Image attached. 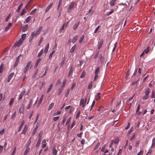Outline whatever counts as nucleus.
I'll use <instances>...</instances> for the list:
<instances>
[{"instance_id":"f257e3e1","label":"nucleus","mask_w":155,"mask_h":155,"mask_svg":"<svg viewBox=\"0 0 155 155\" xmlns=\"http://www.w3.org/2000/svg\"><path fill=\"white\" fill-rule=\"evenodd\" d=\"M42 26H41L39 27L37 31H35L31 33V40L34 37H36L40 33L42 30Z\"/></svg>"},{"instance_id":"f03ea898","label":"nucleus","mask_w":155,"mask_h":155,"mask_svg":"<svg viewBox=\"0 0 155 155\" xmlns=\"http://www.w3.org/2000/svg\"><path fill=\"white\" fill-rule=\"evenodd\" d=\"M100 68L98 67L96 68L95 72V76L94 77V81H96L98 78V74L100 71Z\"/></svg>"},{"instance_id":"7ed1b4c3","label":"nucleus","mask_w":155,"mask_h":155,"mask_svg":"<svg viewBox=\"0 0 155 155\" xmlns=\"http://www.w3.org/2000/svg\"><path fill=\"white\" fill-rule=\"evenodd\" d=\"M23 41L22 39H20L18 42L15 43L14 46L15 47H19L21 45Z\"/></svg>"},{"instance_id":"20e7f679","label":"nucleus","mask_w":155,"mask_h":155,"mask_svg":"<svg viewBox=\"0 0 155 155\" xmlns=\"http://www.w3.org/2000/svg\"><path fill=\"white\" fill-rule=\"evenodd\" d=\"M31 64V61H28L27 64L25 67L24 68V73H26L30 65V64Z\"/></svg>"},{"instance_id":"39448f33","label":"nucleus","mask_w":155,"mask_h":155,"mask_svg":"<svg viewBox=\"0 0 155 155\" xmlns=\"http://www.w3.org/2000/svg\"><path fill=\"white\" fill-rule=\"evenodd\" d=\"M39 138L37 142L36 145V147H38L40 146L41 141L42 140V137L41 136H40V133L39 134Z\"/></svg>"},{"instance_id":"423d86ee","label":"nucleus","mask_w":155,"mask_h":155,"mask_svg":"<svg viewBox=\"0 0 155 155\" xmlns=\"http://www.w3.org/2000/svg\"><path fill=\"white\" fill-rule=\"evenodd\" d=\"M74 8V5L71 4L69 6L67 9V12H71Z\"/></svg>"},{"instance_id":"0eeeda50","label":"nucleus","mask_w":155,"mask_h":155,"mask_svg":"<svg viewBox=\"0 0 155 155\" xmlns=\"http://www.w3.org/2000/svg\"><path fill=\"white\" fill-rule=\"evenodd\" d=\"M86 101H84V99L82 98L80 101V105L82 106L83 107H84L86 104Z\"/></svg>"},{"instance_id":"6e6552de","label":"nucleus","mask_w":155,"mask_h":155,"mask_svg":"<svg viewBox=\"0 0 155 155\" xmlns=\"http://www.w3.org/2000/svg\"><path fill=\"white\" fill-rule=\"evenodd\" d=\"M74 68L73 65H71L70 67V70L69 71V72L68 74V77H69L71 76V74H72V73L73 72Z\"/></svg>"},{"instance_id":"1a4fd4ad","label":"nucleus","mask_w":155,"mask_h":155,"mask_svg":"<svg viewBox=\"0 0 155 155\" xmlns=\"http://www.w3.org/2000/svg\"><path fill=\"white\" fill-rule=\"evenodd\" d=\"M25 91H23L22 92H21V93L19 95L18 97V100H20L22 98V97L23 96V95H24V94H25Z\"/></svg>"},{"instance_id":"9d476101","label":"nucleus","mask_w":155,"mask_h":155,"mask_svg":"<svg viewBox=\"0 0 155 155\" xmlns=\"http://www.w3.org/2000/svg\"><path fill=\"white\" fill-rule=\"evenodd\" d=\"M14 73H11L8 76V80L7 82H9L11 80L12 78V77L14 76Z\"/></svg>"},{"instance_id":"9b49d317","label":"nucleus","mask_w":155,"mask_h":155,"mask_svg":"<svg viewBox=\"0 0 155 155\" xmlns=\"http://www.w3.org/2000/svg\"><path fill=\"white\" fill-rule=\"evenodd\" d=\"M103 43V40L101 39L98 44V49H100Z\"/></svg>"},{"instance_id":"f8f14e48","label":"nucleus","mask_w":155,"mask_h":155,"mask_svg":"<svg viewBox=\"0 0 155 155\" xmlns=\"http://www.w3.org/2000/svg\"><path fill=\"white\" fill-rule=\"evenodd\" d=\"M32 102L33 100L31 99H30L29 101V103L26 107V108L27 109H30L32 105Z\"/></svg>"},{"instance_id":"ddd939ff","label":"nucleus","mask_w":155,"mask_h":155,"mask_svg":"<svg viewBox=\"0 0 155 155\" xmlns=\"http://www.w3.org/2000/svg\"><path fill=\"white\" fill-rule=\"evenodd\" d=\"M80 21H78L77 23H75L73 26V29L74 30H75L76 29V28L78 27V26L79 24H80Z\"/></svg>"},{"instance_id":"4468645a","label":"nucleus","mask_w":155,"mask_h":155,"mask_svg":"<svg viewBox=\"0 0 155 155\" xmlns=\"http://www.w3.org/2000/svg\"><path fill=\"white\" fill-rule=\"evenodd\" d=\"M49 43H47L46 46L45 47V50H44V52L45 54H46L47 53V52L48 51L49 48Z\"/></svg>"},{"instance_id":"2eb2a0df","label":"nucleus","mask_w":155,"mask_h":155,"mask_svg":"<svg viewBox=\"0 0 155 155\" xmlns=\"http://www.w3.org/2000/svg\"><path fill=\"white\" fill-rule=\"evenodd\" d=\"M41 60V58H38V60H37L34 66V68H36L38 66L39 63L40 62Z\"/></svg>"},{"instance_id":"dca6fc26","label":"nucleus","mask_w":155,"mask_h":155,"mask_svg":"<svg viewBox=\"0 0 155 155\" xmlns=\"http://www.w3.org/2000/svg\"><path fill=\"white\" fill-rule=\"evenodd\" d=\"M12 24L11 23H9L8 25L6 26L5 29V31H7L9 29V28L12 26Z\"/></svg>"},{"instance_id":"f3484780","label":"nucleus","mask_w":155,"mask_h":155,"mask_svg":"<svg viewBox=\"0 0 155 155\" xmlns=\"http://www.w3.org/2000/svg\"><path fill=\"white\" fill-rule=\"evenodd\" d=\"M24 124H25V121L23 120L22 121V122L21 123V124L20 126V127L19 128V129L18 130V132H20Z\"/></svg>"},{"instance_id":"a211bd4d","label":"nucleus","mask_w":155,"mask_h":155,"mask_svg":"<svg viewBox=\"0 0 155 155\" xmlns=\"http://www.w3.org/2000/svg\"><path fill=\"white\" fill-rule=\"evenodd\" d=\"M46 141L45 140H43L42 143V148H44L46 147Z\"/></svg>"},{"instance_id":"6ab92c4d","label":"nucleus","mask_w":155,"mask_h":155,"mask_svg":"<svg viewBox=\"0 0 155 155\" xmlns=\"http://www.w3.org/2000/svg\"><path fill=\"white\" fill-rule=\"evenodd\" d=\"M52 153L54 155H56L57 153V150L54 148L53 147L52 148Z\"/></svg>"},{"instance_id":"aec40b11","label":"nucleus","mask_w":155,"mask_h":155,"mask_svg":"<svg viewBox=\"0 0 155 155\" xmlns=\"http://www.w3.org/2000/svg\"><path fill=\"white\" fill-rule=\"evenodd\" d=\"M52 3H51L47 7V8L45 10V12H47L49 10V9H50V8L51 7L52 5Z\"/></svg>"},{"instance_id":"412c9836","label":"nucleus","mask_w":155,"mask_h":155,"mask_svg":"<svg viewBox=\"0 0 155 155\" xmlns=\"http://www.w3.org/2000/svg\"><path fill=\"white\" fill-rule=\"evenodd\" d=\"M30 149V148L29 147H27L24 153V155H27L29 152Z\"/></svg>"},{"instance_id":"4be33fe9","label":"nucleus","mask_w":155,"mask_h":155,"mask_svg":"<svg viewBox=\"0 0 155 155\" xmlns=\"http://www.w3.org/2000/svg\"><path fill=\"white\" fill-rule=\"evenodd\" d=\"M44 96V95L42 94L40 98V99L38 102V105H39L41 103Z\"/></svg>"},{"instance_id":"5701e85b","label":"nucleus","mask_w":155,"mask_h":155,"mask_svg":"<svg viewBox=\"0 0 155 155\" xmlns=\"http://www.w3.org/2000/svg\"><path fill=\"white\" fill-rule=\"evenodd\" d=\"M27 126L26 125H25L22 131V134L24 135L25 134L27 131Z\"/></svg>"},{"instance_id":"b1692460","label":"nucleus","mask_w":155,"mask_h":155,"mask_svg":"<svg viewBox=\"0 0 155 155\" xmlns=\"http://www.w3.org/2000/svg\"><path fill=\"white\" fill-rule=\"evenodd\" d=\"M116 0H111L110 2V5L111 6H114Z\"/></svg>"},{"instance_id":"393cba45","label":"nucleus","mask_w":155,"mask_h":155,"mask_svg":"<svg viewBox=\"0 0 155 155\" xmlns=\"http://www.w3.org/2000/svg\"><path fill=\"white\" fill-rule=\"evenodd\" d=\"M31 137H30L28 139V141L27 144V147H28L30 145L31 142Z\"/></svg>"},{"instance_id":"a878e982","label":"nucleus","mask_w":155,"mask_h":155,"mask_svg":"<svg viewBox=\"0 0 155 155\" xmlns=\"http://www.w3.org/2000/svg\"><path fill=\"white\" fill-rule=\"evenodd\" d=\"M76 45H74V46L72 47L70 51V53H72L74 52L76 47Z\"/></svg>"},{"instance_id":"bb28decb","label":"nucleus","mask_w":155,"mask_h":155,"mask_svg":"<svg viewBox=\"0 0 155 155\" xmlns=\"http://www.w3.org/2000/svg\"><path fill=\"white\" fill-rule=\"evenodd\" d=\"M150 48L149 47H148L147 49H145L143 51L144 52H145V53L146 54H147V53H148L149 51L150 50Z\"/></svg>"},{"instance_id":"cd10ccee","label":"nucleus","mask_w":155,"mask_h":155,"mask_svg":"<svg viewBox=\"0 0 155 155\" xmlns=\"http://www.w3.org/2000/svg\"><path fill=\"white\" fill-rule=\"evenodd\" d=\"M4 68V65L3 64H1L0 66V74H2Z\"/></svg>"},{"instance_id":"c85d7f7f","label":"nucleus","mask_w":155,"mask_h":155,"mask_svg":"<svg viewBox=\"0 0 155 155\" xmlns=\"http://www.w3.org/2000/svg\"><path fill=\"white\" fill-rule=\"evenodd\" d=\"M62 1V0H59L58 2V4L57 8V10H58L59 9L61 5Z\"/></svg>"},{"instance_id":"c756f323","label":"nucleus","mask_w":155,"mask_h":155,"mask_svg":"<svg viewBox=\"0 0 155 155\" xmlns=\"http://www.w3.org/2000/svg\"><path fill=\"white\" fill-rule=\"evenodd\" d=\"M14 99L15 98L13 97H12L11 99L9 102V105H11L14 102Z\"/></svg>"},{"instance_id":"7c9ffc66","label":"nucleus","mask_w":155,"mask_h":155,"mask_svg":"<svg viewBox=\"0 0 155 155\" xmlns=\"http://www.w3.org/2000/svg\"><path fill=\"white\" fill-rule=\"evenodd\" d=\"M53 87V84H51L49 86L48 88V89L47 93H48L51 89Z\"/></svg>"},{"instance_id":"2f4dec72","label":"nucleus","mask_w":155,"mask_h":155,"mask_svg":"<svg viewBox=\"0 0 155 155\" xmlns=\"http://www.w3.org/2000/svg\"><path fill=\"white\" fill-rule=\"evenodd\" d=\"M155 146V138H153L152 139V144L151 146V148Z\"/></svg>"},{"instance_id":"473e14b6","label":"nucleus","mask_w":155,"mask_h":155,"mask_svg":"<svg viewBox=\"0 0 155 155\" xmlns=\"http://www.w3.org/2000/svg\"><path fill=\"white\" fill-rule=\"evenodd\" d=\"M150 90L149 88L147 89V90H146V91L145 92V95L149 96V93L150 92Z\"/></svg>"},{"instance_id":"72a5a7b5","label":"nucleus","mask_w":155,"mask_h":155,"mask_svg":"<svg viewBox=\"0 0 155 155\" xmlns=\"http://www.w3.org/2000/svg\"><path fill=\"white\" fill-rule=\"evenodd\" d=\"M78 38V36H75L73 38L72 40V42L73 43H74L77 41V38Z\"/></svg>"},{"instance_id":"f704fd0d","label":"nucleus","mask_w":155,"mask_h":155,"mask_svg":"<svg viewBox=\"0 0 155 155\" xmlns=\"http://www.w3.org/2000/svg\"><path fill=\"white\" fill-rule=\"evenodd\" d=\"M31 16H29L28 17H27L26 20H25V21L27 23H28L29 21L31 20Z\"/></svg>"},{"instance_id":"c9c22d12","label":"nucleus","mask_w":155,"mask_h":155,"mask_svg":"<svg viewBox=\"0 0 155 155\" xmlns=\"http://www.w3.org/2000/svg\"><path fill=\"white\" fill-rule=\"evenodd\" d=\"M22 4L21 3L18 6V9L16 11V12H19L20 11V10L22 6Z\"/></svg>"},{"instance_id":"e433bc0d","label":"nucleus","mask_w":155,"mask_h":155,"mask_svg":"<svg viewBox=\"0 0 155 155\" xmlns=\"http://www.w3.org/2000/svg\"><path fill=\"white\" fill-rule=\"evenodd\" d=\"M54 104L53 102L52 103L50 104V105L49 106V107H48V110H51L52 108L53 107V106L54 105Z\"/></svg>"},{"instance_id":"4c0bfd02","label":"nucleus","mask_w":155,"mask_h":155,"mask_svg":"<svg viewBox=\"0 0 155 155\" xmlns=\"http://www.w3.org/2000/svg\"><path fill=\"white\" fill-rule=\"evenodd\" d=\"M43 51V50L42 49L41 51L39 52L37 56L38 57H39L41 55Z\"/></svg>"},{"instance_id":"58836bf2","label":"nucleus","mask_w":155,"mask_h":155,"mask_svg":"<svg viewBox=\"0 0 155 155\" xmlns=\"http://www.w3.org/2000/svg\"><path fill=\"white\" fill-rule=\"evenodd\" d=\"M71 117H69L68 119H67L66 122V125H68L69 123L70 122V121L71 120Z\"/></svg>"},{"instance_id":"ea45409f","label":"nucleus","mask_w":155,"mask_h":155,"mask_svg":"<svg viewBox=\"0 0 155 155\" xmlns=\"http://www.w3.org/2000/svg\"><path fill=\"white\" fill-rule=\"evenodd\" d=\"M100 61L101 63H102L104 62V57L100 55Z\"/></svg>"},{"instance_id":"a19ab883","label":"nucleus","mask_w":155,"mask_h":155,"mask_svg":"<svg viewBox=\"0 0 155 155\" xmlns=\"http://www.w3.org/2000/svg\"><path fill=\"white\" fill-rule=\"evenodd\" d=\"M92 82L91 81L89 84H88V89H90L92 87Z\"/></svg>"},{"instance_id":"79ce46f5","label":"nucleus","mask_w":155,"mask_h":155,"mask_svg":"<svg viewBox=\"0 0 155 155\" xmlns=\"http://www.w3.org/2000/svg\"><path fill=\"white\" fill-rule=\"evenodd\" d=\"M85 74H86V73L85 72V71H83V72H82V74H81V75L80 76V78H84L85 76Z\"/></svg>"},{"instance_id":"37998d69","label":"nucleus","mask_w":155,"mask_h":155,"mask_svg":"<svg viewBox=\"0 0 155 155\" xmlns=\"http://www.w3.org/2000/svg\"><path fill=\"white\" fill-rule=\"evenodd\" d=\"M26 37V34H23L22 35L21 38V39H22L23 40V41L24 40V39Z\"/></svg>"},{"instance_id":"c03bdc74","label":"nucleus","mask_w":155,"mask_h":155,"mask_svg":"<svg viewBox=\"0 0 155 155\" xmlns=\"http://www.w3.org/2000/svg\"><path fill=\"white\" fill-rule=\"evenodd\" d=\"M66 81H67L66 79H65L64 80V81H63V82L62 84V85L61 86V87H63L64 86L66 82Z\"/></svg>"},{"instance_id":"a18cd8bd","label":"nucleus","mask_w":155,"mask_h":155,"mask_svg":"<svg viewBox=\"0 0 155 155\" xmlns=\"http://www.w3.org/2000/svg\"><path fill=\"white\" fill-rule=\"evenodd\" d=\"M66 119V116H65L63 117V119L62 120V123H61V124L64 125V124L65 122Z\"/></svg>"},{"instance_id":"49530a36","label":"nucleus","mask_w":155,"mask_h":155,"mask_svg":"<svg viewBox=\"0 0 155 155\" xmlns=\"http://www.w3.org/2000/svg\"><path fill=\"white\" fill-rule=\"evenodd\" d=\"M70 92V89L68 88L66 90V92L65 93V96L67 97L68 95V94Z\"/></svg>"},{"instance_id":"de8ad7c7","label":"nucleus","mask_w":155,"mask_h":155,"mask_svg":"<svg viewBox=\"0 0 155 155\" xmlns=\"http://www.w3.org/2000/svg\"><path fill=\"white\" fill-rule=\"evenodd\" d=\"M36 9L35 8L33 10H32L30 12V14L31 15H33L36 12Z\"/></svg>"},{"instance_id":"09e8293b","label":"nucleus","mask_w":155,"mask_h":155,"mask_svg":"<svg viewBox=\"0 0 155 155\" xmlns=\"http://www.w3.org/2000/svg\"><path fill=\"white\" fill-rule=\"evenodd\" d=\"M113 12H114V10L113 9H112L109 12H107V16H109L110 14H111Z\"/></svg>"},{"instance_id":"8fccbe9b","label":"nucleus","mask_w":155,"mask_h":155,"mask_svg":"<svg viewBox=\"0 0 155 155\" xmlns=\"http://www.w3.org/2000/svg\"><path fill=\"white\" fill-rule=\"evenodd\" d=\"M80 113H81V111L80 110H79L77 112V114H76V119H77L78 118H79V117L80 116Z\"/></svg>"},{"instance_id":"3c124183","label":"nucleus","mask_w":155,"mask_h":155,"mask_svg":"<svg viewBox=\"0 0 155 155\" xmlns=\"http://www.w3.org/2000/svg\"><path fill=\"white\" fill-rule=\"evenodd\" d=\"M84 35H82L79 41V42L80 43H81L82 42V41L83 40V39H84Z\"/></svg>"},{"instance_id":"603ef678","label":"nucleus","mask_w":155,"mask_h":155,"mask_svg":"<svg viewBox=\"0 0 155 155\" xmlns=\"http://www.w3.org/2000/svg\"><path fill=\"white\" fill-rule=\"evenodd\" d=\"M26 13V11L25 8L23 9L22 12L21 13V16L23 15Z\"/></svg>"},{"instance_id":"864d4df0","label":"nucleus","mask_w":155,"mask_h":155,"mask_svg":"<svg viewBox=\"0 0 155 155\" xmlns=\"http://www.w3.org/2000/svg\"><path fill=\"white\" fill-rule=\"evenodd\" d=\"M55 52V51H53L52 52H51L49 56V58L50 59H51L52 57V55H53V53Z\"/></svg>"},{"instance_id":"5fc2aeb1","label":"nucleus","mask_w":155,"mask_h":155,"mask_svg":"<svg viewBox=\"0 0 155 155\" xmlns=\"http://www.w3.org/2000/svg\"><path fill=\"white\" fill-rule=\"evenodd\" d=\"M65 58H63L61 61V66H62V65H63L65 61Z\"/></svg>"},{"instance_id":"6e6d98bb","label":"nucleus","mask_w":155,"mask_h":155,"mask_svg":"<svg viewBox=\"0 0 155 155\" xmlns=\"http://www.w3.org/2000/svg\"><path fill=\"white\" fill-rule=\"evenodd\" d=\"M151 97L152 98H153L155 97V92L154 91H152Z\"/></svg>"},{"instance_id":"4d7b16f0","label":"nucleus","mask_w":155,"mask_h":155,"mask_svg":"<svg viewBox=\"0 0 155 155\" xmlns=\"http://www.w3.org/2000/svg\"><path fill=\"white\" fill-rule=\"evenodd\" d=\"M100 145V143H98L97 145H96L95 147H94V149L96 150L98 149L99 147V146Z\"/></svg>"},{"instance_id":"13d9d810","label":"nucleus","mask_w":155,"mask_h":155,"mask_svg":"<svg viewBox=\"0 0 155 155\" xmlns=\"http://www.w3.org/2000/svg\"><path fill=\"white\" fill-rule=\"evenodd\" d=\"M143 153V150H141L136 155H142Z\"/></svg>"},{"instance_id":"bf43d9fd","label":"nucleus","mask_w":155,"mask_h":155,"mask_svg":"<svg viewBox=\"0 0 155 155\" xmlns=\"http://www.w3.org/2000/svg\"><path fill=\"white\" fill-rule=\"evenodd\" d=\"M16 116V111L11 116V119H13Z\"/></svg>"},{"instance_id":"052dcab7","label":"nucleus","mask_w":155,"mask_h":155,"mask_svg":"<svg viewBox=\"0 0 155 155\" xmlns=\"http://www.w3.org/2000/svg\"><path fill=\"white\" fill-rule=\"evenodd\" d=\"M83 133L82 132H81L80 133L77 134V136L78 137L80 138L82 136V135L83 134Z\"/></svg>"},{"instance_id":"680f3d73","label":"nucleus","mask_w":155,"mask_h":155,"mask_svg":"<svg viewBox=\"0 0 155 155\" xmlns=\"http://www.w3.org/2000/svg\"><path fill=\"white\" fill-rule=\"evenodd\" d=\"M61 83V79H59L57 81V82L56 83V85H58L60 84Z\"/></svg>"},{"instance_id":"e2e57ef3","label":"nucleus","mask_w":155,"mask_h":155,"mask_svg":"<svg viewBox=\"0 0 155 155\" xmlns=\"http://www.w3.org/2000/svg\"><path fill=\"white\" fill-rule=\"evenodd\" d=\"M4 131H5V130L4 129H3L1 130L0 131V135H2L4 134Z\"/></svg>"},{"instance_id":"0e129e2a","label":"nucleus","mask_w":155,"mask_h":155,"mask_svg":"<svg viewBox=\"0 0 155 155\" xmlns=\"http://www.w3.org/2000/svg\"><path fill=\"white\" fill-rule=\"evenodd\" d=\"M37 129L35 128L34 129V130H33V133H32V135L33 136H34L35 133H36L37 131Z\"/></svg>"},{"instance_id":"69168bd1","label":"nucleus","mask_w":155,"mask_h":155,"mask_svg":"<svg viewBox=\"0 0 155 155\" xmlns=\"http://www.w3.org/2000/svg\"><path fill=\"white\" fill-rule=\"evenodd\" d=\"M62 89H61V88H60L59 90L58 91V95H59L60 94H61V92H62Z\"/></svg>"},{"instance_id":"338daca9","label":"nucleus","mask_w":155,"mask_h":155,"mask_svg":"<svg viewBox=\"0 0 155 155\" xmlns=\"http://www.w3.org/2000/svg\"><path fill=\"white\" fill-rule=\"evenodd\" d=\"M75 124V121H74L73 122L72 124L71 125V129L73 128V127L74 126Z\"/></svg>"},{"instance_id":"774afa93","label":"nucleus","mask_w":155,"mask_h":155,"mask_svg":"<svg viewBox=\"0 0 155 155\" xmlns=\"http://www.w3.org/2000/svg\"><path fill=\"white\" fill-rule=\"evenodd\" d=\"M59 118V117H54L53 118V120L54 121H56Z\"/></svg>"}]
</instances>
